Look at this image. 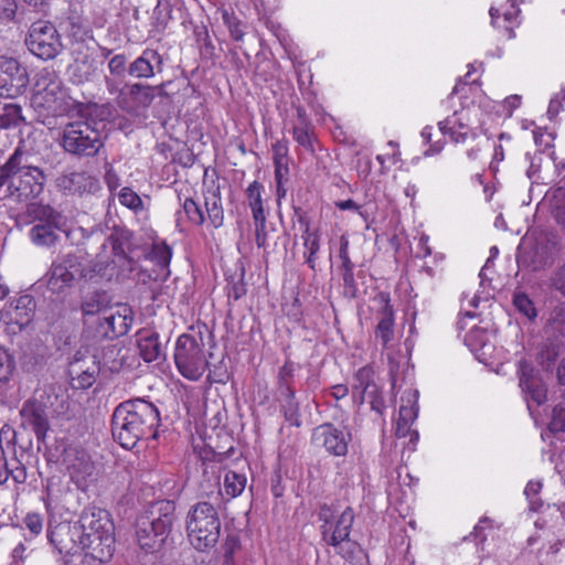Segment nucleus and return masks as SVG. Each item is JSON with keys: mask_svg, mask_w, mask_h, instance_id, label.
I'll return each instance as SVG.
<instances>
[{"mask_svg": "<svg viewBox=\"0 0 565 565\" xmlns=\"http://www.w3.org/2000/svg\"><path fill=\"white\" fill-rule=\"evenodd\" d=\"M160 422V412L152 402L131 398L114 409L111 434L122 448L132 449L141 440L157 439Z\"/></svg>", "mask_w": 565, "mask_h": 565, "instance_id": "nucleus-1", "label": "nucleus"}, {"mask_svg": "<svg viewBox=\"0 0 565 565\" xmlns=\"http://www.w3.org/2000/svg\"><path fill=\"white\" fill-rule=\"evenodd\" d=\"M72 543L85 551L86 555L108 562L115 552V524L111 514L98 507H87L73 524Z\"/></svg>", "mask_w": 565, "mask_h": 565, "instance_id": "nucleus-2", "label": "nucleus"}, {"mask_svg": "<svg viewBox=\"0 0 565 565\" xmlns=\"http://www.w3.org/2000/svg\"><path fill=\"white\" fill-rule=\"evenodd\" d=\"M46 179L45 171L31 164L21 147L0 166V191L6 186L4 198L11 196L19 202L38 198L44 190Z\"/></svg>", "mask_w": 565, "mask_h": 565, "instance_id": "nucleus-3", "label": "nucleus"}, {"mask_svg": "<svg viewBox=\"0 0 565 565\" xmlns=\"http://www.w3.org/2000/svg\"><path fill=\"white\" fill-rule=\"evenodd\" d=\"M175 521V504L170 500L157 501L138 516L136 539L146 553H156L162 548Z\"/></svg>", "mask_w": 565, "mask_h": 565, "instance_id": "nucleus-4", "label": "nucleus"}, {"mask_svg": "<svg viewBox=\"0 0 565 565\" xmlns=\"http://www.w3.org/2000/svg\"><path fill=\"white\" fill-rule=\"evenodd\" d=\"M106 136L94 119H78L61 128L57 143L72 158H94L105 146Z\"/></svg>", "mask_w": 565, "mask_h": 565, "instance_id": "nucleus-5", "label": "nucleus"}, {"mask_svg": "<svg viewBox=\"0 0 565 565\" xmlns=\"http://www.w3.org/2000/svg\"><path fill=\"white\" fill-rule=\"evenodd\" d=\"M185 530L190 544L196 551L214 548L221 534V520L214 503L201 500L193 504L186 514Z\"/></svg>", "mask_w": 565, "mask_h": 565, "instance_id": "nucleus-6", "label": "nucleus"}, {"mask_svg": "<svg viewBox=\"0 0 565 565\" xmlns=\"http://www.w3.org/2000/svg\"><path fill=\"white\" fill-rule=\"evenodd\" d=\"M35 224L29 231L31 242L43 248H55L62 242V235L70 236L67 218L62 212L49 204L33 203L28 207Z\"/></svg>", "mask_w": 565, "mask_h": 565, "instance_id": "nucleus-7", "label": "nucleus"}, {"mask_svg": "<svg viewBox=\"0 0 565 565\" xmlns=\"http://www.w3.org/2000/svg\"><path fill=\"white\" fill-rule=\"evenodd\" d=\"M94 273L79 256L68 253L52 263L46 286L52 294H65L75 281L92 278Z\"/></svg>", "mask_w": 565, "mask_h": 565, "instance_id": "nucleus-8", "label": "nucleus"}, {"mask_svg": "<svg viewBox=\"0 0 565 565\" xmlns=\"http://www.w3.org/2000/svg\"><path fill=\"white\" fill-rule=\"evenodd\" d=\"M174 362L178 371L188 380L198 381L209 365L203 353V340L200 335L181 334L174 348Z\"/></svg>", "mask_w": 565, "mask_h": 565, "instance_id": "nucleus-9", "label": "nucleus"}, {"mask_svg": "<svg viewBox=\"0 0 565 565\" xmlns=\"http://www.w3.org/2000/svg\"><path fill=\"white\" fill-rule=\"evenodd\" d=\"M31 105L35 110H47L54 114L68 109L64 103L63 84L54 71L43 68L38 73Z\"/></svg>", "mask_w": 565, "mask_h": 565, "instance_id": "nucleus-10", "label": "nucleus"}, {"mask_svg": "<svg viewBox=\"0 0 565 565\" xmlns=\"http://www.w3.org/2000/svg\"><path fill=\"white\" fill-rule=\"evenodd\" d=\"M25 45L33 55L43 61L54 60L64 49L56 26L44 20L31 24L25 36Z\"/></svg>", "mask_w": 565, "mask_h": 565, "instance_id": "nucleus-11", "label": "nucleus"}, {"mask_svg": "<svg viewBox=\"0 0 565 565\" xmlns=\"http://www.w3.org/2000/svg\"><path fill=\"white\" fill-rule=\"evenodd\" d=\"M49 404L44 395L28 398L20 408L21 427L31 428L40 444H45L47 431L51 429Z\"/></svg>", "mask_w": 565, "mask_h": 565, "instance_id": "nucleus-12", "label": "nucleus"}, {"mask_svg": "<svg viewBox=\"0 0 565 565\" xmlns=\"http://www.w3.org/2000/svg\"><path fill=\"white\" fill-rule=\"evenodd\" d=\"M29 82L23 65L13 57L0 56V97L13 99L23 95Z\"/></svg>", "mask_w": 565, "mask_h": 565, "instance_id": "nucleus-13", "label": "nucleus"}, {"mask_svg": "<svg viewBox=\"0 0 565 565\" xmlns=\"http://www.w3.org/2000/svg\"><path fill=\"white\" fill-rule=\"evenodd\" d=\"M311 440L316 446L335 457H344L348 454L351 433L335 427L332 423H324L312 430Z\"/></svg>", "mask_w": 565, "mask_h": 565, "instance_id": "nucleus-14", "label": "nucleus"}, {"mask_svg": "<svg viewBox=\"0 0 565 565\" xmlns=\"http://www.w3.org/2000/svg\"><path fill=\"white\" fill-rule=\"evenodd\" d=\"M519 385L527 401L542 405L547 401V386L533 365L521 360L518 366Z\"/></svg>", "mask_w": 565, "mask_h": 565, "instance_id": "nucleus-15", "label": "nucleus"}, {"mask_svg": "<svg viewBox=\"0 0 565 565\" xmlns=\"http://www.w3.org/2000/svg\"><path fill=\"white\" fill-rule=\"evenodd\" d=\"M106 242L110 244L114 256L129 265L135 264L139 257L140 246L134 233L124 225H114Z\"/></svg>", "mask_w": 565, "mask_h": 565, "instance_id": "nucleus-16", "label": "nucleus"}, {"mask_svg": "<svg viewBox=\"0 0 565 565\" xmlns=\"http://www.w3.org/2000/svg\"><path fill=\"white\" fill-rule=\"evenodd\" d=\"M55 186L64 194L93 193L99 188L96 178L84 171H71L62 173L55 179Z\"/></svg>", "mask_w": 565, "mask_h": 565, "instance_id": "nucleus-17", "label": "nucleus"}, {"mask_svg": "<svg viewBox=\"0 0 565 565\" xmlns=\"http://www.w3.org/2000/svg\"><path fill=\"white\" fill-rule=\"evenodd\" d=\"M51 358L49 347L41 341L26 344L19 355V364L21 370L26 374H41Z\"/></svg>", "mask_w": 565, "mask_h": 565, "instance_id": "nucleus-18", "label": "nucleus"}, {"mask_svg": "<svg viewBox=\"0 0 565 565\" xmlns=\"http://www.w3.org/2000/svg\"><path fill=\"white\" fill-rule=\"evenodd\" d=\"M355 514L351 507H347L330 525H320L323 542L329 546H338L350 539Z\"/></svg>", "mask_w": 565, "mask_h": 565, "instance_id": "nucleus-19", "label": "nucleus"}, {"mask_svg": "<svg viewBox=\"0 0 565 565\" xmlns=\"http://www.w3.org/2000/svg\"><path fill=\"white\" fill-rule=\"evenodd\" d=\"M163 58L158 51L146 49L135 61L128 65V75L138 79H148L162 73Z\"/></svg>", "mask_w": 565, "mask_h": 565, "instance_id": "nucleus-20", "label": "nucleus"}, {"mask_svg": "<svg viewBox=\"0 0 565 565\" xmlns=\"http://www.w3.org/2000/svg\"><path fill=\"white\" fill-rule=\"evenodd\" d=\"M132 321V310L125 305L120 306L115 313L105 317L99 323V329L104 337L118 338L128 333Z\"/></svg>", "mask_w": 565, "mask_h": 565, "instance_id": "nucleus-21", "label": "nucleus"}, {"mask_svg": "<svg viewBox=\"0 0 565 565\" xmlns=\"http://www.w3.org/2000/svg\"><path fill=\"white\" fill-rule=\"evenodd\" d=\"M376 300L380 302L381 309L375 334L381 339L383 347H386L394 335V310L387 292H380Z\"/></svg>", "mask_w": 565, "mask_h": 565, "instance_id": "nucleus-22", "label": "nucleus"}, {"mask_svg": "<svg viewBox=\"0 0 565 565\" xmlns=\"http://www.w3.org/2000/svg\"><path fill=\"white\" fill-rule=\"evenodd\" d=\"M108 75H105V85L109 94H122L126 75L128 74L127 57L116 54L108 61Z\"/></svg>", "mask_w": 565, "mask_h": 565, "instance_id": "nucleus-23", "label": "nucleus"}, {"mask_svg": "<svg viewBox=\"0 0 565 565\" xmlns=\"http://www.w3.org/2000/svg\"><path fill=\"white\" fill-rule=\"evenodd\" d=\"M563 350V340L544 335L543 341L537 347L536 362L545 372L552 373L555 369V363Z\"/></svg>", "mask_w": 565, "mask_h": 565, "instance_id": "nucleus-24", "label": "nucleus"}, {"mask_svg": "<svg viewBox=\"0 0 565 565\" xmlns=\"http://www.w3.org/2000/svg\"><path fill=\"white\" fill-rule=\"evenodd\" d=\"M137 345L140 356L146 362H153L164 358V345L159 340V334L152 330H141L138 333Z\"/></svg>", "mask_w": 565, "mask_h": 565, "instance_id": "nucleus-25", "label": "nucleus"}, {"mask_svg": "<svg viewBox=\"0 0 565 565\" xmlns=\"http://www.w3.org/2000/svg\"><path fill=\"white\" fill-rule=\"evenodd\" d=\"M520 267L529 268L532 271L541 270L552 264L548 247L545 244L536 243L530 249H525L518 256Z\"/></svg>", "mask_w": 565, "mask_h": 565, "instance_id": "nucleus-26", "label": "nucleus"}, {"mask_svg": "<svg viewBox=\"0 0 565 565\" xmlns=\"http://www.w3.org/2000/svg\"><path fill=\"white\" fill-rule=\"evenodd\" d=\"M203 473L200 481L199 491L202 500L211 501L215 504L222 502L221 477L214 470L209 471L206 462H202Z\"/></svg>", "mask_w": 565, "mask_h": 565, "instance_id": "nucleus-27", "label": "nucleus"}, {"mask_svg": "<svg viewBox=\"0 0 565 565\" xmlns=\"http://www.w3.org/2000/svg\"><path fill=\"white\" fill-rule=\"evenodd\" d=\"M147 255L151 260L156 263L159 268L153 279L166 281L170 276L169 266L172 257L171 247L168 246L164 242L153 243L150 252L147 253Z\"/></svg>", "mask_w": 565, "mask_h": 565, "instance_id": "nucleus-28", "label": "nucleus"}, {"mask_svg": "<svg viewBox=\"0 0 565 565\" xmlns=\"http://www.w3.org/2000/svg\"><path fill=\"white\" fill-rule=\"evenodd\" d=\"M279 404V411L285 420L292 427L300 428L302 426L300 403L296 397V393L275 397Z\"/></svg>", "mask_w": 565, "mask_h": 565, "instance_id": "nucleus-29", "label": "nucleus"}, {"mask_svg": "<svg viewBox=\"0 0 565 565\" xmlns=\"http://www.w3.org/2000/svg\"><path fill=\"white\" fill-rule=\"evenodd\" d=\"M73 524H57L54 527L47 530L49 542L60 552L70 553L77 545L72 543V531Z\"/></svg>", "mask_w": 565, "mask_h": 565, "instance_id": "nucleus-30", "label": "nucleus"}, {"mask_svg": "<svg viewBox=\"0 0 565 565\" xmlns=\"http://www.w3.org/2000/svg\"><path fill=\"white\" fill-rule=\"evenodd\" d=\"M111 298L105 290H94L87 294L81 305L83 315L93 316L105 309L110 305Z\"/></svg>", "mask_w": 565, "mask_h": 565, "instance_id": "nucleus-31", "label": "nucleus"}, {"mask_svg": "<svg viewBox=\"0 0 565 565\" xmlns=\"http://www.w3.org/2000/svg\"><path fill=\"white\" fill-rule=\"evenodd\" d=\"M543 331L545 337L565 338V303L551 311Z\"/></svg>", "mask_w": 565, "mask_h": 565, "instance_id": "nucleus-32", "label": "nucleus"}, {"mask_svg": "<svg viewBox=\"0 0 565 565\" xmlns=\"http://www.w3.org/2000/svg\"><path fill=\"white\" fill-rule=\"evenodd\" d=\"M22 124H25V118L19 104L7 103L0 107V129L17 128Z\"/></svg>", "mask_w": 565, "mask_h": 565, "instance_id": "nucleus-33", "label": "nucleus"}, {"mask_svg": "<svg viewBox=\"0 0 565 565\" xmlns=\"http://www.w3.org/2000/svg\"><path fill=\"white\" fill-rule=\"evenodd\" d=\"M79 352L74 355V361L70 363V374L73 376V380L77 382L79 388H88L94 384L95 375L99 367L94 365L92 370L89 367L83 370L79 365L81 359L77 356Z\"/></svg>", "mask_w": 565, "mask_h": 565, "instance_id": "nucleus-34", "label": "nucleus"}, {"mask_svg": "<svg viewBox=\"0 0 565 565\" xmlns=\"http://www.w3.org/2000/svg\"><path fill=\"white\" fill-rule=\"evenodd\" d=\"M337 553L352 565H364L366 554L362 546L353 540L343 541L341 545L333 546Z\"/></svg>", "mask_w": 565, "mask_h": 565, "instance_id": "nucleus-35", "label": "nucleus"}, {"mask_svg": "<svg viewBox=\"0 0 565 565\" xmlns=\"http://www.w3.org/2000/svg\"><path fill=\"white\" fill-rule=\"evenodd\" d=\"M127 88V95L130 99L141 107H149L154 100L153 89L151 85H145L142 83H132L124 85V89Z\"/></svg>", "mask_w": 565, "mask_h": 565, "instance_id": "nucleus-36", "label": "nucleus"}, {"mask_svg": "<svg viewBox=\"0 0 565 565\" xmlns=\"http://www.w3.org/2000/svg\"><path fill=\"white\" fill-rule=\"evenodd\" d=\"M294 363L286 361L285 364L279 369L277 374V387L275 397L296 393L294 387Z\"/></svg>", "mask_w": 565, "mask_h": 565, "instance_id": "nucleus-37", "label": "nucleus"}, {"mask_svg": "<svg viewBox=\"0 0 565 565\" xmlns=\"http://www.w3.org/2000/svg\"><path fill=\"white\" fill-rule=\"evenodd\" d=\"M204 213H206L207 220L213 225V227L218 228L223 225L224 212L218 191H214L210 196L205 198Z\"/></svg>", "mask_w": 565, "mask_h": 565, "instance_id": "nucleus-38", "label": "nucleus"}, {"mask_svg": "<svg viewBox=\"0 0 565 565\" xmlns=\"http://www.w3.org/2000/svg\"><path fill=\"white\" fill-rule=\"evenodd\" d=\"M65 33L75 42H83L89 33L87 22L78 14H71L65 22Z\"/></svg>", "mask_w": 565, "mask_h": 565, "instance_id": "nucleus-39", "label": "nucleus"}, {"mask_svg": "<svg viewBox=\"0 0 565 565\" xmlns=\"http://www.w3.org/2000/svg\"><path fill=\"white\" fill-rule=\"evenodd\" d=\"M124 350L117 345H108L103 350V365L110 372L117 373L126 363V355L122 354Z\"/></svg>", "mask_w": 565, "mask_h": 565, "instance_id": "nucleus-40", "label": "nucleus"}, {"mask_svg": "<svg viewBox=\"0 0 565 565\" xmlns=\"http://www.w3.org/2000/svg\"><path fill=\"white\" fill-rule=\"evenodd\" d=\"M196 42L200 47L201 57L204 60L215 58V45L205 26L196 28L195 31Z\"/></svg>", "mask_w": 565, "mask_h": 565, "instance_id": "nucleus-41", "label": "nucleus"}, {"mask_svg": "<svg viewBox=\"0 0 565 565\" xmlns=\"http://www.w3.org/2000/svg\"><path fill=\"white\" fill-rule=\"evenodd\" d=\"M17 369L15 359L10 351L0 345V382L8 383Z\"/></svg>", "mask_w": 565, "mask_h": 565, "instance_id": "nucleus-42", "label": "nucleus"}, {"mask_svg": "<svg viewBox=\"0 0 565 565\" xmlns=\"http://www.w3.org/2000/svg\"><path fill=\"white\" fill-rule=\"evenodd\" d=\"M353 381V391L367 392L371 388L374 391V386L376 385V383L374 382V372L369 366L361 367L355 373Z\"/></svg>", "mask_w": 565, "mask_h": 565, "instance_id": "nucleus-43", "label": "nucleus"}, {"mask_svg": "<svg viewBox=\"0 0 565 565\" xmlns=\"http://www.w3.org/2000/svg\"><path fill=\"white\" fill-rule=\"evenodd\" d=\"M246 486V478L242 475H238L234 471H228L224 478V489L225 492L235 498L241 494Z\"/></svg>", "mask_w": 565, "mask_h": 565, "instance_id": "nucleus-44", "label": "nucleus"}, {"mask_svg": "<svg viewBox=\"0 0 565 565\" xmlns=\"http://www.w3.org/2000/svg\"><path fill=\"white\" fill-rule=\"evenodd\" d=\"M222 18L225 25L228 29L231 38L236 42L243 41L245 35L243 22L234 14V12H228L227 10H224L222 12Z\"/></svg>", "mask_w": 565, "mask_h": 565, "instance_id": "nucleus-45", "label": "nucleus"}, {"mask_svg": "<svg viewBox=\"0 0 565 565\" xmlns=\"http://www.w3.org/2000/svg\"><path fill=\"white\" fill-rule=\"evenodd\" d=\"M513 305L516 310L525 316L529 320H534L537 316L533 301L524 292H515L513 296Z\"/></svg>", "mask_w": 565, "mask_h": 565, "instance_id": "nucleus-46", "label": "nucleus"}, {"mask_svg": "<svg viewBox=\"0 0 565 565\" xmlns=\"http://www.w3.org/2000/svg\"><path fill=\"white\" fill-rule=\"evenodd\" d=\"M183 211L188 220L194 225H202L205 222V213L202 207L191 198H186L183 202Z\"/></svg>", "mask_w": 565, "mask_h": 565, "instance_id": "nucleus-47", "label": "nucleus"}, {"mask_svg": "<svg viewBox=\"0 0 565 565\" xmlns=\"http://www.w3.org/2000/svg\"><path fill=\"white\" fill-rule=\"evenodd\" d=\"M548 427L553 433L565 431V393L562 394V401L553 408Z\"/></svg>", "mask_w": 565, "mask_h": 565, "instance_id": "nucleus-48", "label": "nucleus"}, {"mask_svg": "<svg viewBox=\"0 0 565 565\" xmlns=\"http://www.w3.org/2000/svg\"><path fill=\"white\" fill-rule=\"evenodd\" d=\"M95 73L93 62L88 61V57H84L81 61H75L73 76L75 82L81 84L90 81Z\"/></svg>", "mask_w": 565, "mask_h": 565, "instance_id": "nucleus-49", "label": "nucleus"}, {"mask_svg": "<svg viewBox=\"0 0 565 565\" xmlns=\"http://www.w3.org/2000/svg\"><path fill=\"white\" fill-rule=\"evenodd\" d=\"M224 564L233 565L235 553L241 550V540L236 534H228L222 545Z\"/></svg>", "mask_w": 565, "mask_h": 565, "instance_id": "nucleus-50", "label": "nucleus"}, {"mask_svg": "<svg viewBox=\"0 0 565 565\" xmlns=\"http://www.w3.org/2000/svg\"><path fill=\"white\" fill-rule=\"evenodd\" d=\"M119 202L130 210L138 211L143 207L140 196L130 188H122L119 192Z\"/></svg>", "mask_w": 565, "mask_h": 565, "instance_id": "nucleus-51", "label": "nucleus"}, {"mask_svg": "<svg viewBox=\"0 0 565 565\" xmlns=\"http://www.w3.org/2000/svg\"><path fill=\"white\" fill-rule=\"evenodd\" d=\"M353 269L354 268L341 269L343 279V295L349 299H354L358 297V286L354 279Z\"/></svg>", "mask_w": 565, "mask_h": 565, "instance_id": "nucleus-52", "label": "nucleus"}, {"mask_svg": "<svg viewBox=\"0 0 565 565\" xmlns=\"http://www.w3.org/2000/svg\"><path fill=\"white\" fill-rule=\"evenodd\" d=\"M243 278H244V269H242L238 280L233 279L232 281H228L227 296L230 299H233L236 301L246 295L247 289L243 281Z\"/></svg>", "mask_w": 565, "mask_h": 565, "instance_id": "nucleus-53", "label": "nucleus"}, {"mask_svg": "<svg viewBox=\"0 0 565 565\" xmlns=\"http://www.w3.org/2000/svg\"><path fill=\"white\" fill-rule=\"evenodd\" d=\"M292 136H294L295 140L301 147H303L305 149L313 152V146H312V142H311V137H310V134H309V130H308L307 127H302V126L294 127Z\"/></svg>", "mask_w": 565, "mask_h": 565, "instance_id": "nucleus-54", "label": "nucleus"}, {"mask_svg": "<svg viewBox=\"0 0 565 565\" xmlns=\"http://www.w3.org/2000/svg\"><path fill=\"white\" fill-rule=\"evenodd\" d=\"M366 399H369V403L373 411H375L379 414L383 413V409L385 408V402L377 384L374 386V392L372 388L367 391Z\"/></svg>", "mask_w": 565, "mask_h": 565, "instance_id": "nucleus-55", "label": "nucleus"}, {"mask_svg": "<svg viewBox=\"0 0 565 565\" xmlns=\"http://www.w3.org/2000/svg\"><path fill=\"white\" fill-rule=\"evenodd\" d=\"M262 189H263V185L258 181H254L248 185V188L246 190V195H247L250 207L257 206V205H263L262 194H260Z\"/></svg>", "mask_w": 565, "mask_h": 565, "instance_id": "nucleus-56", "label": "nucleus"}, {"mask_svg": "<svg viewBox=\"0 0 565 565\" xmlns=\"http://www.w3.org/2000/svg\"><path fill=\"white\" fill-rule=\"evenodd\" d=\"M24 524L32 534L38 535L42 532L43 519L39 513H28L24 518Z\"/></svg>", "mask_w": 565, "mask_h": 565, "instance_id": "nucleus-57", "label": "nucleus"}, {"mask_svg": "<svg viewBox=\"0 0 565 565\" xmlns=\"http://www.w3.org/2000/svg\"><path fill=\"white\" fill-rule=\"evenodd\" d=\"M18 4L15 0H0V19L11 21L17 13Z\"/></svg>", "mask_w": 565, "mask_h": 565, "instance_id": "nucleus-58", "label": "nucleus"}, {"mask_svg": "<svg viewBox=\"0 0 565 565\" xmlns=\"http://www.w3.org/2000/svg\"><path fill=\"white\" fill-rule=\"evenodd\" d=\"M348 247H349V242L344 236H342L341 241H340V250H339V257L341 258V262H342L340 269L354 268V264L352 263V260L349 256V253H348Z\"/></svg>", "mask_w": 565, "mask_h": 565, "instance_id": "nucleus-59", "label": "nucleus"}, {"mask_svg": "<svg viewBox=\"0 0 565 565\" xmlns=\"http://www.w3.org/2000/svg\"><path fill=\"white\" fill-rule=\"evenodd\" d=\"M275 166V181L276 183H284L288 179L289 167L288 160L286 161H276Z\"/></svg>", "mask_w": 565, "mask_h": 565, "instance_id": "nucleus-60", "label": "nucleus"}, {"mask_svg": "<svg viewBox=\"0 0 565 565\" xmlns=\"http://www.w3.org/2000/svg\"><path fill=\"white\" fill-rule=\"evenodd\" d=\"M307 237H305V247L311 256H316L320 249V239L317 233H306Z\"/></svg>", "mask_w": 565, "mask_h": 565, "instance_id": "nucleus-61", "label": "nucleus"}, {"mask_svg": "<svg viewBox=\"0 0 565 565\" xmlns=\"http://www.w3.org/2000/svg\"><path fill=\"white\" fill-rule=\"evenodd\" d=\"M284 490L282 477L279 471H276L270 478V491L275 498H280L284 495Z\"/></svg>", "mask_w": 565, "mask_h": 565, "instance_id": "nucleus-62", "label": "nucleus"}, {"mask_svg": "<svg viewBox=\"0 0 565 565\" xmlns=\"http://www.w3.org/2000/svg\"><path fill=\"white\" fill-rule=\"evenodd\" d=\"M273 159L276 161L288 160V146L285 141H277L273 145Z\"/></svg>", "mask_w": 565, "mask_h": 565, "instance_id": "nucleus-63", "label": "nucleus"}, {"mask_svg": "<svg viewBox=\"0 0 565 565\" xmlns=\"http://www.w3.org/2000/svg\"><path fill=\"white\" fill-rule=\"evenodd\" d=\"M553 286L565 296V264L558 268L553 278Z\"/></svg>", "mask_w": 565, "mask_h": 565, "instance_id": "nucleus-64", "label": "nucleus"}]
</instances>
